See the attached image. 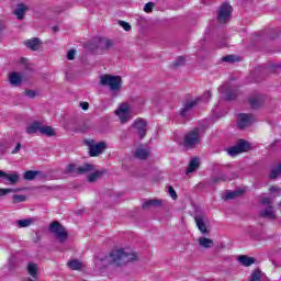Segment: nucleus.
I'll list each match as a JSON object with an SVG mask.
<instances>
[{"instance_id":"nucleus-1","label":"nucleus","mask_w":281,"mask_h":281,"mask_svg":"<svg viewBox=\"0 0 281 281\" xmlns=\"http://www.w3.org/2000/svg\"><path fill=\"white\" fill-rule=\"evenodd\" d=\"M99 85L101 87H109L113 95H117L122 91V76L101 75Z\"/></svg>"},{"instance_id":"nucleus-2","label":"nucleus","mask_w":281,"mask_h":281,"mask_svg":"<svg viewBox=\"0 0 281 281\" xmlns=\"http://www.w3.org/2000/svg\"><path fill=\"white\" fill-rule=\"evenodd\" d=\"M110 258L112 260V265H116V267H123V265H128V262H135L138 260L137 254L125 252L123 249L113 250L110 254Z\"/></svg>"},{"instance_id":"nucleus-3","label":"nucleus","mask_w":281,"mask_h":281,"mask_svg":"<svg viewBox=\"0 0 281 281\" xmlns=\"http://www.w3.org/2000/svg\"><path fill=\"white\" fill-rule=\"evenodd\" d=\"M115 42L109 37H94L89 44V49L92 54H104L114 47Z\"/></svg>"},{"instance_id":"nucleus-4","label":"nucleus","mask_w":281,"mask_h":281,"mask_svg":"<svg viewBox=\"0 0 281 281\" xmlns=\"http://www.w3.org/2000/svg\"><path fill=\"white\" fill-rule=\"evenodd\" d=\"M49 232L61 245L67 243V240L69 239V233L67 232V228H65V226H63V224H60V222L58 221L50 223Z\"/></svg>"},{"instance_id":"nucleus-5","label":"nucleus","mask_w":281,"mask_h":281,"mask_svg":"<svg viewBox=\"0 0 281 281\" xmlns=\"http://www.w3.org/2000/svg\"><path fill=\"white\" fill-rule=\"evenodd\" d=\"M95 170L92 164H85L81 167H78L77 164H69L65 169V175H71V177H80V175H87V172H92Z\"/></svg>"},{"instance_id":"nucleus-6","label":"nucleus","mask_w":281,"mask_h":281,"mask_svg":"<svg viewBox=\"0 0 281 281\" xmlns=\"http://www.w3.org/2000/svg\"><path fill=\"white\" fill-rule=\"evenodd\" d=\"M198 144H201V128L195 127L186 134L183 146L184 148L192 149Z\"/></svg>"},{"instance_id":"nucleus-7","label":"nucleus","mask_w":281,"mask_h":281,"mask_svg":"<svg viewBox=\"0 0 281 281\" xmlns=\"http://www.w3.org/2000/svg\"><path fill=\"white\" fill-rule=\"evenodd\" d=\"M195 225L202 234V236L210 235V228H207V216L202 211H196L194 215Z\"/></svg>"},{"instance_id":"nucleus-8","label":"nucleus","mask_w":281,"mask_h":281,"mask_svg":"<svg viewBox=\"0 0 281 281\" xmlns=\"http://www.w3.org/2000/svg\"><path fill=\"white\" fill-rule=\"evenodd\" d=\"M258 122L256 115L251 113H240L237 115V128L245 131V128L251 126V124Z\"/></svg>"},{"instance_id":"nucleus-9","label":"nucleus","mask_w":281,"mask_h":281,"mask_svg":"<svg viewBox=\"0 0 281 281\" xmlns=\"http://www.w3.org/2000/svg\"><path fill=\"white\" fill-rule=\"evenodd\" d=\"M249 150H251V144L245 139H239L235 146L228 148V155L231 157H236V155L249 153Z\"/></svg>"},{"instance_id":"nucleus-10","label":"nucleus","mask_w":281,"mask_h":281,"mask_svg":"<svg viewBox=\"0 0 281 281\" xmlns=\"http://www.w3.org/2000/svg\"><path fill=\"white\" fill-rule=\"evenodd\" d=\"M85 144L89 147L90 157H99V155H102V153H104V149L106 148V143L104 142L95 144V140L87 139L85 140Z\"/></svg>"},{"instance_id":"nucleus-11","label":"nucleus","mask_w":281,"mask_h":281,"mask_svg":"<svg viewBox=\"0 0 281 281\" xmlns=\"http://www.w3.org/2000/svg\"><path fill=\"white\" fill-rule=\"evenodd\" d=\"M232 5H229L227 2L223 3L220 7L218 14H217V21L218 23H226L232 19V12H233Z\"/></svg>"},{"instance_id":"nucleus-12","label":"nucleus","mask_w":281,"mask_h":281,"mask_svg":"<svg viewBox=\"0 0 281 281\" xmlns=\"http://www.w3.org/2000/svg\"><path fill=\"white\" fill-rule=\"evenodd\" d=\"M220 93H225V100L232 102L238 98V88H232L229 85H224L218 88Z\"/></svg>"},{"instance_id":"nucleus-13","label":"nucleus","mask_w":281,"mask_h":281,"mask_svg":"<svg viewBox=\"0 0 281 281\" xmlns=\"http://www.w3.org/2000/svg\"><path fill=\"white\" fill-rule=\"evenodd\" d=\"M133 126L137 135L139 136V139H142L143 137H146V133L148 132V124L146 123V120L137 119L134 122Z\"/></svg>"},{"instance_id":"nucleus-14","label":"nucleus","mask_w":281,"mask_h":281,"mask_svg":"<svg viewBox=\"0 0 281 281\" xmlns=\"http://www.w3.org/2000/svg\"><path fill=\"white\" fill-rule=\"evenodd\" d=\"M196 104H199V99L187 101L179 112L180 117H188Z\"/></svg>"},{"instance_id":"nucleus-15","label":"nucleus","mask_w":281,"mask_h":281,"mask_svg":"<svg viewBox=\"0 0 281 281\" xmlns=\"http://www.w3.org/2000/svg\"><path fill=\"white\" fill-rule=\"evenodd\" d=\"M267 98L265 94H254L249 98L248 102L251 106V109H260V106L265 105Z\"/></svg>"},{"instance_id":"nucleus-16","label":"nucleus","mask_w":281,"mask_h":281,"mask_svg":"<svg viewBox=\"0 0 281 281\" xmlns=\"http://www.w3.org/2000/svg\"><path fill=\"white\" fill-rule=\"evenodd\" d=\"M20 178L21 176H19V172L8 173L3 170H0V179H4L10 183V186H16V183H19Z\"/></svg>"},{"instance_id":"nucleus-17","label":"nucleus","mask_w":281,"mask_h":281,"mask_svg":"<svg viewBox=\"0 0 281 281\" xmlns=\"http://www.w3.org/2000/svg\"><path fill=\"white\" fill-rule=\"evenodd\" d=\"M24 45L27 47V49H31V52H38L43 45V42H41V38L38 37H33L24 42Z\"/></svg>"},{"instance_id":"nucleus-18","label":"nucleus","mask_w":281,"mask_h":281,"mask_svg":"<svg viewBox=\"0 0 281 281\" xmlns=\"http://www.w3.org/2000/svg\"><path fill=\"white\" fill-rule=\"evenodd\" d=\"M260 218H268V221H276V211H273V205H269L267 209L259 212Z\"/></svg>"},{"instance_id":"nucleus-19","label":"nucleus","mask_w":281,"mask_h":281,"mask_svg":"<svg viewBox=\"0 0 281 281\" xmlns=\"http://www.w3.org/2000/svg\"><path fill=\"white\" fill-rule=\"evenodd\" d=\"M237 260L243 267H251V265L256 263V258L247 255H240Z\"/></svg>"},{"instance_id":"nucleus-20","label":"nucleus","mask_w":281,"mask_h":281,"mask_svg":"<svg viewBox=\"0 0 281 281\" xmlns=\"http://www.w3.org/2000/svg\"><path fill=\"white\" fill-rule=\"evenodd\" d=\"M27 10H29L27 5L20 3L18 4L13 14H15L19 21H23V19H25V12H27Z\"/></svg>"},{"instance_id":"nucleus-21","label":"nucleus","mask_w":281,"mask_h":281,"mask_svg":"<svg viewBox=\"0 0 281 281\" xmlns=\"http://www.w3.org/2000/svg\"><path fill=\"white\" fill-rule=\"evenodd\" d=\"M41 128H43V124L38 121H34L26 127V133L29 135H34L35 133H41Z\"/></svg>"},{"instance_id":"nucleus-22","label":"nucleus","mask_w":281,"mask_h":281,"mask_svg":"<svg viewBox=\"0 0 281 281\" xmlns=\"http://www.w3.org/2000/svg\"><path fill=\"white\" fill-rule=\"evenodd\" d=\"M9 82L13 87H21L23 78H21V75H19V72H11L9 75Z\"/></svg>"},{"instance_id":"nucleus-23","label":"nucleus","mask_w":281,"mask_h":281,"mask_svg":"<svg viewBox=\"0 0 281 281\" xmlns=\"http://www.w3.org/2000/svg\"><path fill=\"white\" fill-rule=\"evenodd\" d=\"M201 166V160L196 157L191 158L190 162H189V167L187 169V175H190L191 172H195V170H199Z\"/></svg>"},{"instance_id":"nucleus-24","label":"nucleus","mask_w":281,"mask_h":281,"mask_svg":"<svg viewBox=\"0 0 281 281\" xmlns=\"http://www.w3.org/2000/svg\"><path fill=\"white\" fill-rule=\"evenodd\" d=\"M198 243L200 247H202L203 249H212V247H214V240L207 237H203V236L199 237Z\"/></svg>"},{"instance_id":"nucleus-25","label":"nucleus","mask_w":281,"mask_h":281,"mask_svg":"<svg viewBox=\"0 0 281 281\" xmlns=\"http://www.w3.org/2000/svg\"><path fill=\"white\" fill-rule=\"evenodd\" d=\"M38 175H41V171L29 170V171L24 172L23 179H24V181H34L36 179V177H38Z\"/></svg>"},{"instance_id":"nucleus-26","label":"nucleus","mask_w":281,"mask_h":281,"mask_svg":"<svg viewBox=\"0 0 281 281\" xmlns=\"http://www.w3.org/2000/svg\"><path fill=\"white\" fill-rule=\"evenodd\" d=\"M161 200H147L143 204V210H148V207H161Z\"/></svg>"},{"instance_id":"nucleus-27","label":"nucleus","mask_w":281,"mask_h":281,"mask_svg":"<svg viewBox=\"0 0 281 281\" xmlns=\"http://www.w3.org/2000/svg\"><path fill=\"white\" fill-rule=\"evenodd\" d=\"M67 267H69V269L72 271H80V269H82V262H80L78 259H72L67 262Z\"/></svg>"},{"instance_id":"nucleus-28","label":"nucleus","mask_w":281,"mask_h":281,"mask_svg":"<svg viewBox=\"0 0 281 281\" xmlns=\"http://www.w3.org/2000/svg\"><path fill=\"white\" fill-rule=\"evenodd\" d=\"M26 269L32 278H36L38 276V266L36 263L29 262Z\"/></svg>"},{"instance_id":"nucleus-29","label":"nucleus","mask_w":281,"mask_h":281,"mask_svg":"<svg viewBox=\"0 0 281 281\" xmlns=\"http://www.w3.org/2000/svg\"><path fill=\"white\" fill-rule=\"evenodd\" d=\"M41 135H46L47 137H54L56 135V131L52 126H43L41 128Z\"/></svg>"},{"instance_id":"nucleus-30","label":"nucleus","mask_w":281,"mask_h":281,"mask_svg":"<svg viewBox=\"0 0 281 281\" xmlns=\"http://www.w3.org/2000/svg\"><path fill=\"white\" fill-rule=\"evenodd\" d=\"M106 171H94L88 176V181L90 183H95L98 179L102 178V175H104Z\"/></svg>"},{"instance_id":"nucleus-31","label":"nucleus","mask_w":281,"mask_h":281,"mask_svg":"<svg viewBox=\"0 0 281 281\" xmlns=\"http://www.w3.org/2000/svg\"><path fill=\"white\" fill-rule=\"evenodd\" d=\"M243 194V190H236V191H232V192H227L225 194V201H232L233 199H238V196H241Z\"/></svg>"},{"instance_id":"nucleus-32","label":"nucleus","mask_w":281,"mask_h":281,"mask_svg":"<svg viewBox=\"0 0 281 281\" xmlns=\"http://www.w3.org/2000/svg\"><path fill=\"white\" fill-rule=\"evenodd\" d=\"M136 159H148V150L144 148H137L135 151Z\"/></svg>"},{"instance_id":"nucleus-33","label":"nucleus","mask_w":281,"mask_h":281,"mask_svg":"<svg viewBox=\"0 0 281 281\" xmlns=\"http://www.w3.org/2000/svg\"><path fill=\"white\" fill-rule=\"evenodd\" d=\"M34 223V218H24V220H18L16 225L18 227H30Z\"/></svg>"},{"instance_id":"nucleus-34","label":"nucleus","mask_w":281,"mask_h":281,"mask_svg":"<svg viewBox=\"0 0 281 281\" xmlns=\"http://www.w3.org/2000/svg\"><path fill=\"white\" fill-rule=\"evenodd\" d=\"M183 65H186V57L183 56H179L173 64L171 65V67L173 69H179V67H183Z\"/></svg>"},{"instance_id":"nucleus-35","label":"nucleus","mask_w":281,"mask_h":281,"mask_svg":"<svg viewBox=\"0 0 281 281\" xmlns=\"http://www.w3.org/2000/svg\"><path fill=\"white\" fill-rule=\"evenodd\" d=\"M220 181H227V176L225 173H220L217 177L212 178L211 183H220Z\"/></svg>"},{"instance_id":"nucleus-36","label":"nucleus","mask_w":281,"mask_h":281,"mask_svg":"<svg viewBox=\"0 0 281 281\" xmlns=\"http://www.w3.org/2000/svg\"><path fill=\"white\" fill-rule=\"evenodd\" d=\"M223 63H236L238 61V57H236L235 55H226L224 57H222Z\"/></svg>"},{"instance_id":"nucleus-37","label":"nucleus","mask_w":281,"mask_h":281,"mask_svg":"<svg viewBox=\"0 0 281 281\" xmlns=\"http://www.w3.org/2000/svg\"><path fill=\"white\" fill-rule=\"evenodd\" d=\"M63 186H42L41 190L54 191V190H63Z\"/></svg>"},{"instance_id":"nucleus-38","label":"nucleus","mask_w":281,"mask_h":281,"mask_svg":"<svg viewBox=\"0 0 281 281\" xmlns=\"http://www.w3.org/2000/svg\"><path fill=\"white\" fill-rule=\"evenodd\" d=\"M26 200H27V196L25 195H21V194L13 195V203H23Z\"/></svg>"},{"instance_id":"nucleus-39","label":"nucleus","mask_w":281,"mask_h":281,"mask_svg":"<svg viewBox=\"0 0 281 281\" xmlns=\"http://www.w3.org/2000/svg\"><path fill=\"white\" fill-rule=\"evenodd\" d=\"M155 2H147L144 5V12H146L147 14H150V12H153V9L155 8Z\"/></svg>"},{"instance_id":"nucleus-40","label":"nucleus","mask_w":281,"mask_h":281,"mask_svg":"<svg viewBox=\"0 0 281 281\" xmlns=\"http://www.w3.org/2000/svg\"><path fill=\"white\" fill-rule=\"evenodd\" d=\"M168 192H169L171 199H173V201H177V199H178L177 191H175V188H172V186L168 187Z\"/></svg>"},{"instance_id":"nucleus-41","label":"nucleus","mask_w":281,"mask_h":281,"mask_svg":"<svg viewBox=\"0 0 281 281\" xmlns=\"http://www.w3.org/2000/svg\"><path fill=\"white\" fill-rule=\"evenodd\" d=\"M119 25H121V27H123V30H125V32H131V24H128L127 22L124 21H119Z\"/></svg>"},{"instance_id":"nucleus-42","label":"nucleus","mask_w":281,"mask_h":281,"mask_svg":"<svg viewBox=\"0 0 281 281\" xmlns=\"http://www.w3.org/2000/svg\"><path fill=\"white\" fill-rule=\"evenodd\" d=\"M24 95H26L27 98L34 99V98H36V91L26 89L24 91Z\"/></svg>"},{"instance_id":"nucleus-43","label":"nucleus","mask_w":281,"mask_h":281,"mask_svg":"<svg viewBox=\"0 0 281 281\" xmlns=\"http://www.w3.org/2000/svg\"><path fill=\"white\" fill-rule=\"evenodd\" d=\"M262 205H273V199L272 198H262L261 200Z\"/></svg>"},{"instance_id":"nucleus-44","label":"nucleus","mask_w":281,"mask_h":281,"mask_svg":"<svg viewBox=\"0 0 281 281\" xmlns=\"http://www.w3.org/2000/svg\"><path fill=\"white\" fill-rule=\"evenodd\" d=\"M210 98H212V91L206 90V91L203 93V95H202V100H203L204 102H207V101L210 100Z\"/></svg>"},{"instance_id":"nucleus-45","label":"nucleus","mask_w":281,"mask_h":281,"mask_svg":"<svg viewBox=\"0 0 281 281\" xmlns=\"http://www.w3.org/2000/svg\"><path fill=\"white\" fill-rule=\"evenodd\" d=\"M76 58V49H70L67 53V60H74Z\"/></svg>"},{"instance_id":"nucleus-46","label":"nucleus","mask_w":281,"mask_h":281,"mask_svg":"<svg viewBox=\"0 0 281 281\" xmlns=\"http://www.w3.org/2000/svg\"><path fill=\"white\" fill-rule=\"evenodd\" d=\"M121 113H123V116H121V122H126V115H128V110L126 108H121Z\"/></svg>"},{"instance_id":"nucleus-47","label":"nucleus","mask_w":281,"mask_h":281,"mask_svg":"<svg viewBox=\"0 0 281 281\" xmlns=\"http://www.w3.org/2000/svg\"><path fill=\"white\" fill-rule=\"evenodd\" d=\"M10 192H15L14 189H0V196H5V194H10Z\"/></svg>"},{"instance_id":"nucleus-48","label":"nucleus","mask_w":281,"mask_h":281,"mask_svg":"<svg viewBox=\"0 0 281 281\" xmlns=\"http://www.w3.org/2000/svg\"><path fill=\"white\" fill-rule=\"evenodd\" d=\"M232 179H238V172L232 171L229 177H227V181H232Z\"/></svg>"},{"instance_id":"nucleus-49","label":"nucleus","mask_w":281,"mask_h":281,"mask_svg":"<svg viewBox=\"0 0 281 281\" xmlns=\"http://www.w3.org/2000/svg\"><path fill=\"white\" fill-rule=\"evenodd\" d=\"M80 106L82 111H89V103L88 102H80Z\"/></svg>"},{"instance_id":"nucleus-50","label":"nucleus","mask_w":281,"mask_h":281,"mask_svg":"<svg viewBox=\"0 0 281 281\" xmlns=\"http://www.w3.org/2000/svg\"><path fill=\"white\" fill-rule=\"evenodd\" d=\"M19 150H21V143H18L16 146L14 147V149L12 150V155H16V153H19Z\"/></svg>"},{"instance_id":"nucleus-51","label":"nucleus","mask_w":281,"mask_h":281,"mask_svg":"<svg viewBox=\"0 0 281 281\" xmlns=\"http://www.w3.org/2000/svg\"><path fill=\"white\" fill-rule=\"evenodd\" d=\"M270 192L276 193V194L279 195L280 194V189H278L277 187H271Z\"/></svg>"},{"instance_id":"nucleus-52","label":"nucleus","mask_w":281,"mask_h":281,"mask_svg":"<svg viewBox=\"0 0 281 281\" xmlns=\"http://www.w3.org/2000/svg\"><path fill=\"white\" fill-rule=\"evenodd\" d=\"M20 65H27V58L25 57L20 58Z\"/></svg>"},{"instance_id":"nucleus-53","label":"nucleus","mask_w":281,"mask_h":281,"mask_svg":"<svg viewBox=\"0 0 281 281\" xmlns=\"http://www.w3.org/2000/svg\"><path fill=\"white\" fill-rule=\"evenodd\" d=\"M52 30L54 33H56V32H59L60 29L58 26H53Z\"/></svg>"},{"instance_id":"nucleus-54","label":"nucleus","mask_w":281,"mask_h":281,"mask_svg":"<svg viewBox=\"0 0 281 281\" xmlns=\"http://www.w3.org/2000/svg\"><path fill=\"white\" fill-rule=\"evenodd\" d=\"M3 30H5V26H3V24H0V34L1 32H3Z\"/></svg>"},{"instance_id":"nucleus-55","label":"nucleus","mask_w":281,"mask_h":281,"mask_svg":"<svg viewBox=\"0 0 281 281\" xmlns=\"http://www.w3.org/2000/svg\"><path fill=\"white\" fill-rule=\"evenodd\" d=\"M272 67H276V68L280 69L281 66L280 65H276V66H272Z\"/></svg>"},{"instance_id":"nucleus-56","label":"nucleus","mask_w":281,"mask_h":281,"mask_svg":"<svg viewBox=\"0 0 281 281\" xmlns=\"http://www.w3.org/2000/svg\"><path fill=\"white\" fill-rule=\"evenodd\" d=\"M29 281H33L31 278H29Z\"/></svg>"}]
</instances>
